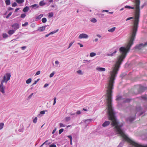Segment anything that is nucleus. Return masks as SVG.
Listing matches in <instances>:
<instances>
[{"label": "nucleus", "mask_w": 147, "mask_h": 147, "mask_svg": "<svg viewBox=\"0 0 147 147\" xmlns=\"http://www.w3.org/2000/svg\"><path fill=\"white\" fill-rule=\"evenodd\" d=\"M140 0H135V7H132L129 5H126L125 7V8H135V20L134 25L131 26V30L128 42L126 44L125 47H121L120 48L119 51L121 55L117 57L115 65L121 64L122 62L125 57L127 53L129 50L130 47L133 44L138 27L140 13Z\"/></svg>", "instance_id": "nucleus-1"}, {"label": "nucleus", "mask_w": 147, "mask_h": 147, "mask_svg": "<svg viewBox=\"0 0 147 147\" xmlns=\"http://www.w3.org/2000/svg\"><path fill=\"white\" fill-rule=\"evenodd\" d=\"M123 125L122 123H119L116 119L115 116V113L114 112V126L115 131L117 134H119L125 140L127 141L131 144L134 145L135 147H147V145L143 146L132 141L129 139L124 133V132L121 127Z\"/></svg>", "instance_id": "nucleus-2"}, {"label": "nucleus", "mask_w": 147, "mask_h": 147, "mask_svg": "<svg viewBox=\"0 0 147 147\" xmlns=\"http://www.w3.org/2000/svg\"><path fill=\"white\" fill-rule=\"evenodd\" d=\"M147 45V42L144 43V44L141 43L138 45H137L135 47V49H140L142 48Z\"/></svg>", "instance_id": "nucleus-3"}, {"label": "nucleus", "mask_w": 147, "mask_h": 147, "mask_svg": "<svg viewBox=\"0 0 147 147\" xmlns=\"http://www.w3.org/2000/svg\"><path fill=\"white\" fill-rule=\"evenodd\" d=\"M11 75L9 73H7L6 74V75L5 76L3 79L4 80V81H5V82L6 84L7 82L10 80V78L11 77Z\"/></svg>", "instance_id": "nucleus-4"}, {"label": "nucleus", "mask_w": 147, "mask_h": 147, "mask_svg": "<svg viewBox=\"0 0 147 147\" xmlns=\"http://www.w3.org/2000/svg\"><path fill=\"white\" fill-rule=\"evenodd\" d=\"M88 37V36L87 34L84 33L80 34L78 36L79 39L85 38L86 39Z\"/></svg>", "instance_id": "nucleus-5"}, {"label": "nucleus", "mask_w": 147, "mask_h": 147, "mask_svg": "<svg viewBox=\"0 0 147 147\" xmlns=\"http://www.w3.org/2000/svg\"><path fill=\"white\" fill-rule=\"evenodd\" d=\"M136 110L137 111L136 113L139 112V113L138 114L139 116L142 115L144 113V111H142V109L140 107H137L136 108Z\"/></svg>", "instance_id": "nucleus-6"}, {"label": "nucleus", "mask_w": 147, "mask_h": 147, "mask_svg": "<svg viewBox=\"0 0 147 147\" xmlns=\"http://www.w3.org/2000/svg\"><path fill=\"white\" fill-rule=\"evenodd\" d=\"M12 27L14 30L15 31L17 29L19 28L20 27L19 25L17 23H15L12 25Z\"/></svg>", "instance_id": "nucleus-7"}, {"label": "nucleus", "mask_w": 147, "mask_h": 147, "mask_svg": "<svg viewBox=\"0 0 147 147\" xmlns=\"http://www.w3.org/2000/svg\"><path fill=\"white\" fill-rule=\"evenodd\" d=\"M39 7V6L36 4H34L29 6V7L31 8L32 9H36Z\"/></svg>", "instance_id": "nucleus-8"}, {"label": "nucleus", "mask_w": 147, "mask_h": 147, "mask_svg": "<svg viewBox=\"0 0 147 147\" xmlns=\"http://www.w3.org/2000/svg\"><path fill=\"white\" fill-rule=\"evenodd\" d=\"M110 123L109 121H106L102 124V126L104 127H106L109 125Z\"/></svg>", "instance_id": "nucleus-9"}, {"label": "nucleus", "mask_w": 147, "mask_h": 147, "mask_svg": "<svg viewBox=\"0 0 147 147\" xmlns=\"http://www.w3.org/2000/svg\"><path fill=\"white\" fill-rule=\"evenodd\" d=\"M96 70L99 71H105L106 69L102 67H97L96 69Z\"/></svg>", "instance_id": "nucleus-10"}, {"label": "nucleus", "mask_w": 147, "mask_h": 147, "mask_svg": "<svg viewBox=\"0 0 147 147\" xmlns=\"http://www.w3.org/2000/svg\"><path fill=\"white\" fill-rule=\"evenodd\" d=\"M43 16V14H41L40 15L38 16H35V19H36V21L38 20H39L41 19V18Z\"/></svg>", "instance_id": "nucleus-11"}, {"label": "nucleus", "mask_w": 147, "mask_h": 147, "mask_svg": "<svg viewBox=\"0 0 147 147\" xmlns=\"http://www.w3.org/2000/svg\"><path fill=\"white\" fill-rule=\"evenodd\" d=\"M46 28V26H42L41 27L39 28L37 30V31H39L40 32H41L45 30Z\"/></svg>", "instance_id": "nucleus-12"}, {"label": "nucleus", "mask_w": 147, "mask_h": 147, "mask_svg": "<svg viewBox=\"0 0 147 147\" xmlns=\"http://www.w3.org/2000/svg\"><path fill=\"white\" fill-rule=\"evenodd\" d=\"M92 120V119H90L86 120L84 121L85 123L87 124H88L90 123Z\"/></svg>", "instance_id": "nucleus-13"}, {"label": "nucleus", "mask_w": 147, "mask_h": 147, "mask_svg": "<svg viewBox=\"0 0 147 147\" xmlns=\"http://www.w3.org/2000/svg\"><path fill=\"white\" fill-rule=\"evenodd\" d=\"M29 7L26 6L23 9V11L24 12H27L29 10Z\"/></svg>", "instance_id": "nucleus-14"}, {"label": "nucleus", "mask_w": 147, "mask_h": 147, "mask_svg": "<svg viewBox=\"0 0 147 147\" xmlns=\"http://www.w3.org/2000/svg\"><path fill=\"white\" fill-rule=\"evenodd\" d=\"M15 30H9L8 33L9 35H11L13 34L15 32Z\"/></svg>", "instance_id": "nucleus-15"}, {"label": "nucleus", "mask_w": 147, "mask_h": 147, "mask_svg": "<svg viewBox=\"0 0 147 147\" xmlns=\"http://www.w3.org/2000/svg\"><path fill=\"white\" fill-rule=\"evenodd\" d=\"M116 52L117 51L116 50H115L113 53L111 54L108 53L107 54V55L108 56H113L115 55V53H116Z\"/></svg>", "instance_id": "nucleus-16"}, {"label": "nucleus", "mask_w": 147, "mask_h": 147, "mask_svg": "<svg viewBox=\"0 0 147 147\" xmlns=\"http://www.w3.org/2000/svg\"><path fill=\"white\" fill-rule=\"evenodd\" d=\"M115 27H113L110 29H109L108 31L110 32H113L115 30Z\"/></svg>", "instance_id": "nucleus-17"}, {"label": "nucleus", "mask_w": 147, "mask_h": 147, "mask_svg": "<svg viewBox=\"0 0 147 147\" xmlns=\"http://www.w3.org/2000/svg\"><path fill=\"white\" fill-rule=\"evenodd\" d=\"M0 88V91L3 94L5 93V92L4 91V89L5 88V87H1Z\"/></svg>", "instance_id": "nucleus-18"}, {"label": "nucleus", "mask_w": 147, "mask_h": 147, "mask_svg": "<svg viewBox=\"0 0 147 147\" xmlns=\"http://www.w3.org/2000/svg\"><path fill=\"white\" fill-rule=\"evenodd\" d=\"M65 121L67 122L71 120V117H67L65 118Z\"/></svg>", "instance_id": "nucleus-19"}, {"label": "nucleus", "mask_w": 147, "mask_h": 147, "mask_svg": "<svg viewBox=\"0 0 147 147\" xmlns=\"http://www.w3.org/2000/svg\"><path fill=\"white\" fill-rule=\"evenodd\" d=\"M91 61V60H84L83 61V63H87V64H88Z\"/></svg>", "instance_id": "nucleus-20"}, {"label": "nucleus", "mask_w": 147, "mask_h": 147, "mask_svg": "<svg viewBox=\"0 0 147 147\" xmlns=\"http://www.w3.org/2000/svg\"><path fill=\"white\" fill-rule=\"evenodd\" d=\"M16 1L18 3L21 4L24 2V0H16Z\"/></svg>", "instance_id": "nucleus-21"}, {"label": "nucleus", "mask_w": 147, "mask_h": 147, "mask_svg": "<svg viewBox=\"0 0 147 147\" xmlns=\"http://www.w3.org/2000/svg\"><path fill=\"white\" fill-rule=\"evenodd\" d=\"M5 3L7 5H9L11 3L10 0H5Z\"/></svg>", "instance_id": "nucleus-22"}, {"label": "nucleus", "mask_w": 147, "mask_h": 147, "mask_svg": "<svg viewBox=\"0 0 147 147\" xmlns=\"http://www.w3.org/2000/svg\"><path fill=\"white\" fill-rule=\"evenodd\" d=\"M4 82H5V81H4V80L3 79L2 81L1 82V84H0V88H1V87H5V86H3V83Z\"/></svg>", "instance_id": "nucleus-23"}, {"label": "nucleus", "mask_w": 147, "mask_h": 147, "mask_svg": "<svg viewBox=\"0 0 147 147\" xmlns=\"http://www.w3.org/2000/svg\"><path fill=\"white\" fill-rule=\"evenodd\" d=\"M140 91L139 90V93L142 92L144 90V88L142 86L140 87Z\"/></svg>", "instance_id": "nucleus-24"}, {"label": "nucleus", "mask_w": 147, "mask_h": 147, "mask_svg": "<svg viewBox=\"0 0 147 147\" xmlns=\"http://www.w3.org/2000/svg\"><path fill=\"white\" fill-rule=\"evenodd\" d=\"M135 116H134L133 117H129L128 118V120L130 121H132L135 119Z\"/></svg>", "instance_id": "nucleus-25"}, {"label": "nucleus", "mask_w": 147, "mask_h": 147, "mask_svg": "<svg viewBox=\"0 0 147 147\" xmlns=\"http://www.w3.org/2000/svg\"><path fill=\"white\" fill-rule=\"evenodd\" d=\"M24 127L23 125H22L21 128L19 129L18 131L20 132H23L24 131Z\"/></svg>", "instance_id": "nucleus-26"}, {"label": "nucleus", "mask_w": 147, "mask_h": 147, "mask_svg": "<svg viewBox=\"0 0 147 147\" xmlns=\"http://www.w3.org/2000/svg\"><path fill=\"white\" fill-rule=\"evenodd\" d=\"M47 21V19L45 18H43L42 19V21L43 23H46Z\"/></svg>", "instance_id": "nucleus-27"}, {"label": "nucleus", "mask_w": 147, "mask_h": 147, "mask_svg": "<svg viewBox=\"0 0 147 147\" xmlns=\"http://www.w3.org/2000/svg\"><path fill=\"white\" fill-rule=\"evenodd\" d=\"M53 16V12H51L49 13L48 17L51 18Z\"/></svg>", "instance_id": "nucleus-28"}, {"label": "nucleus", "mask_w": 147, "mask_h": 147, "mask_svg": "<svg viewBox=\"0 0 147 147\" xmlns=\"http://www.w3.org/2000/svg\"><path fill=\"white\" fill-rule=\"evenodd\" d=\"M31 81H32V79L31 78H30L28 79L26 81V83L27 84H29L31 82Z\"/></svg>", "instance_id": "nucleus-29"}, {"label": "nucleus", "mask_w": 147, "mask_h": 147, "mask_svg": "<svg viewBox=\"0 0 147 147\" xmlns=\"http://www.w3.org/2000/svg\"><path fill=\"white\" fill-rule=\"evenodd\" d=\"M96 55V53H91L90 54V57H93L95 56Z\"/></svg>", "instance_id": "nucleus-30"}, {"label": "nucleus", "mask_w": 147, "mask_h": 147, "mask_svg": "<svg viewBox=\"0 0 147 147\" xmlns=\"http://www.w3.org/2000/svg\"><path fill=\"white\" fill-rule=\"evenodd\" d=\"M4 125V124L3 123H0V130L2 129Z\"/></svg>", "instance_id": "nucleus-31"}, {"label": "nucleus", "mask_w": 147, "mask_h": 147, "mask_svg": "<svg viewBox=\"0 0 147 147\" xmlns=\"http://www.w3.org/2000/svg\"><path fill=\"white\" fill-rule=\"evenodd\" d=\"M90 21L92 22L95 23L97 22V20L95 18H93Z\"/></svg>", "instance_id": "nucleus-32"}, {"label": "nucleus", "mask_w": 147, "mask_h": 147, "mask_svg": "<svg viewBox=\"0 0 147 147\" xmlns=\"http://www.w3.org/2000/svg\"><path fill=\"white\" fill-rule=\"evenodd\" d=\"M8 36L6 33H4L3 34V38H6L8 37Z\"/></svg>", "instance_id": "nucleus-33"}, {"label": "nucleus", "mask_w": 147, "mask_h": 147, "mask_svg": "<svg viewBox=\"0 0 147 147\" xmlns=\"http://www.w3.org/2000/svg\"><path fill=\"white\" fill-rule=\"evenodd\" d=\"M39 5L41 6H42L43 5H45V3H44V2L43 1H41L39 3Z\"/></svg>", "instance_id": "nucleus-34"}, {"label": "nucleus", "mask_w": 147, "mask_h": 147, "mask_svg": "<svg viewBox=\"0 0 147 147\" xmlns=\"http://www.w3.org/2000/svg\"><path fill=\"white\" fill-rule=\"evenodd\" d=\"M69 115L70 116H73H73H74L75 117L77 116V115L76 114V113H72V112L70 113H69Z\"/></svg>", "instance_id": "nucleus-35"}, {"label": "nucleus", "mask_w": 147, "mask_h": 147, "mask_svg": "<svg viewBox=\"0 0 147 147\" xmlns=\"http://www.w3.org/2000/svg\"><path fill=\"white\" fill-rule=\"evenodd\" d=\"M26 16V13H22L21 14L20 17L21 18H24Z\"/></svg>", "instance_id": "nucleus-36"}, {"label": "nucleus", "mask_w": 147, "mask_h": 147, "mask_svg": "<svg viewBox=\"0 0 147 147\" xmlns=\"http://www.w3.org/2000/svg\"><path fill=\"white\" fill-rule=\"evenodd\" d=\"M77 73L80 75H82L83 73L82 72V70H79L77 71Z\"/></svg>", "instance_id": "nucleus-37"}, {"label": "nucleus", "mask_w": 147, "mask_h": 147, "mask_svg": "<svg viewBox=\"0 0 147 147\" xmlns=\"http://www.w3.org/2000/svg\"><path fill=\"white\" fill-rule=\"evenodd\" d=\"M64 131V129L62 128L60 129L59 130V134H61L62 132L63 131Z\"/></svg>", "instance_id": "nucleus-38"}, {"label": "nucleus", "mask_w": 147, "mask_h": 147, "mask_svg": "<svg viewBox=\"0 0 147 147\" xmlns=\"http://www.w3.org/2000/svg\"><path fill=\"white\" fill-rule=\"evenodd\" d=\"M130 100L129 99H126L125 100H124L123 102H128L130 101Z\"/></svg>", "instance_id": "nucleus-39"}, {"label": "nucleus", "mask_w": 147, "mask_h": 147, "mask_svg": "<svg viewBox=\"0 0 147 147\" xmlns=\"http://www.w3.org/2000/svg\"><path fill=\"white\" fill-rule=\"evenodd\" d=\"M58 29H57L55 31H53V32H51L50 33V35L56 33L57 32H58Z\"/></svg>", "instance_id": "nucleus-40"}, {"label": "nucleus", "mask_w": 147, "mask_h": 147, "mask_svg": "<svg viewBox=\"0 0 147 147\" xmlns=\"http://www.w3.org/2000/svg\"><path fill=\"white\" fill-rule=\"evenodd\" d=\"M74 42V41H73L69 44V47L67 48L68 49H69L72 45L73 43Z\"/></svg>", "instance_id": "nucleus-41"}, {"label": "nucleus", "mask_w": 147, "mask_h": 147, "mask_svg": "<svg viewBox=\"0 0 147 147\" xmlns=\"http://www.w3.org/2000/svg\"><path fill=\"white\" fill-rule=\"evenodd\" d=\"M49 147H57L55 144H52L49 146Z\"/></svg>", "instance_id": "nucleus-42"}, {"label": "nucleus", "mask_w": 147, "mask_h": 147, "mask_svg": "<svg viewBox=\"0 0 147 147\" xmlns=\"http://www.w3.org/2000/svg\"><path fill=\"white\" fill-rule=\"evenodd\" d=\"M37 117H35V118L33 120V122L35 123H36L37 122Z\"/></svg>", "instance_id": "nucleus-43"}, {"label": "nucleus", "mask_w": 147, "mask_h": 147, "mask_svg": "<svg viewBox=\"0 0 147 147\" xmlns=\"http://www.w3.org/2000/svg\"><path fill=\"white\" fill-rule=\"evenodd\" d=\"M17 5V3L16 2H14L12 4V6L13 7H15Z\"/></svg>", "instance_id": "nucleus-44"}, {"label": "nucleus", "mask_w": 147, "mask_h": 147, "mask_svg": "<svg viewBox=\"0 0 147 147\" xmlns=\"http://www.w3.org/2000/svg\"><path fill=\"white\" fill-rule=\"evenodd\" d=\"M28 22H26L24 24H22V26L23 27L25 26L28 25Z\"/></svg>", "instance_id": "nucleus-45"}, {"label": "nucleus", "mask_w": 147, "mask_h": 147, "mask_svg": "<svg viewBox=\"0 0 147 147\" xmlns=\"http://www.w3.org/2000/svg\"><path fill=\"white\" fill-rule=\"evenodd\" d=\"M55 74V73L54 72H53L52 73H51L50 75V78H51L52 77H53L54 74Z\"/></svg>", "instance_id": "nucleus-46"}, {"label": "nucleus", "mask_w": 147, "mask_h": 147, "mask_svg": "<svg viewBox=\"0 0 147 147\" xmlns=\"http://www.w3.org/2000/svg\"><path fill=\"white\" fill-rule=\"evenodd\" d=\"M59 126L60 127H63L65 126V125H64L63 124L60 123H59Z\"/></svg>", "instance_id": "nucleus-47"}, {"label": "nucleus", "mask_w": 147, "mask_h": 147, "mask_svg": "<svg viewBox=\"0 0 147 147\" xmlns=\"http://www.w3.org/2000/svg\"><path fill=\"white\" fill-rule=\"evenodd\" d=\"M123 146V144L122 142H121L117 146V147H122Z\"/></svg>", "instance_id": "nucleus-48"}, {"label": "nucleus", "mask_w": 147, "mask_h": 147, "mask_svg": "<svg viewBox=\"0 0 147 147\" xmlns=\"http://www.w3.org/2000/svg\"><path fill=\"white\" fill-rule=\"evenodd\" d=\"M45 111H42L40 112V114H39V115H40V114H44L45 113Z\"/></svg>", "instance_id": "nucleus-49"}, {"label": "nucleus", "mask_w": 147, "mask_h": 147, "mask_svg": "<svg viewBox=\"0 0 147 147\" xmlns=\"http://www.w3.org/2000/svg\"><path fill=\"white\" fill-rule=\"evenodd\" d=\"M40 71H37L36 72V73L35 74V76H37V75H39V74H40Z\"/></svg>", "instance_id": "nucleus-50"}, {"label": "nucleus", "mask_w": 147, "mask_h": 147, "mask_svg": "<svg viewBox=\"0 0 147 147\" xmlns=\"http://www.w3.org/2000/svg\"><path fill=\"white\" fill-rule=\"evenodd\" d=\"M56 98L55 97L54 98V101L53 104V105H55L56 103Z\"/></svg>", "instance_id": "nucleus-51"}, {"label": "nucleus", "mask_w": 147, "mask_h": 147, "mask_svg": "<svg viewBox=\"0 0 147 147\" xmlns=\"http://www.w3.org/2000/svg\"><path fill=\"white\" fill-rule=\"evenodd\" d=\"M121 98H122V97L120 96L117 97L116 99V100H121Z\"/></svg>", "instance_id": "nucleus-52"}, {"label": "nucleus", "mask_w": 147, "mask_h": 147, "mask_svg": "<svg viewBox=\"0 0 147 147\" xmlns=\"http://www.w3.org/2000/svg\"><path fill=\"white\" fill-rule=\"evenodd\" d=\"M104 16V14H100L99 15V17L100 18H102Z\"/></svg>", "instance_id": "nucleus-53"}, {"label": "nucleus", "mask_w": 147, "mask_h": 147, "mask_svg": "<svg viewBox=\"0 0 147 147\" xmlns=\"http://www.w3.org/2000/svg\"><path fill=\"white\" fill-rule=\"evenodd\" d=\"M81 112L80 111H78L76 112V115H80L81 114Z\"/></svg>", "instance_id": "nucleus-54"}, {"label": "nucleus", "mask_w": 147, "mask_h": 147, "mask_svg": "<svg viewBox=\"0 0 147 147\" xmlns=\"http://www.w3.org/2000/svg\"><path fill=\"white\" fill-rule=\"evenodd\" d=\"M142 98L144 100H146L147 99V97L146 96H142Z\"/></svg>", "instance_id": "nucleus-55"}, {"label": "nucleus", "mask_w": 147, "mask_h": 147, "mask_svg": "<svg viewBox=\"0 0 147 147\" xmlns=\"http://www.w3.org/2000/svg\"><path fill=\"white\" fill-rule=\"evenodd\" d=\"M134 18L132 17H129V18H128L126 20V21H128V20H131V19H133Z\"/></svg>", "instance_id": "nucleus-56"}, {"label": "nucleus", "mask_w": 147, "mask_h": 147, "mask_svg": "<svg viewBox=\"0 0 147 147\" xmlns=\"http://www.w3.org/2000/svg\"><path fill=\"white\" fill-rule=\"evenodd\" d=\"M49 84H45V85L43 87L44 88H45L46 87H47L48 86H49Z\"/></svg>", "instance_id": "nucleus-57"}, {"label": "nucleus", "mask_w": 147, "mask_h": 147, "mask_svg": "<svg viewBox=\"0 0 147 147\" xmlns=\"http://www.w3.org/2000/svg\"><path fill=\"white\" fill-rule=\"evenodd\" d=\"M33 93H32L29 96L28 98L29 99L30 98L32 97V96L33 95Z\"/></svg>", "instance_id": "nucleus-58"}, {"label": "nucleus", "mask_w": 147, "mask_h": 147, "mask_svg": "<svg viewBox=\"0 0 147 147\" xmlns=\"http://www.w3.org/2000/svg\"><path fill=\"white\" fill-rule=\"evenodd\" d=\"M67 137L70 139V140H72V137L71 136L69 135L67 136Z\"/></svg>", "instance_id": "nucleus-59"}, {"label": "nucleus", "mask_w": 147, "mask_h": 147, "mask_svg": "<svg viewBox=\"0 0 147 147\" xmlns=\"http://www.w3.org/2000/svg\"><path fill=\"white\" fill-rule=\"evenodd\" d=\"M56 129H57L56 128H55L54 129L53 131V132H52V134H54L55 133V131L56 130Z\"/></svg>", "instance_id": "nucleus-60"}, {"label": "nucleus", "mask_w": 147, "mask_h": 147, "mask_svg": "<svg viewBox=\"0 0 147 147\" xmlns=\"http://www.w3.org/2000/svg\"><path fill=\"white\" fill-rule=\"evenodd\" d=\"M78 45H80V47H83V45H82V44H80V43H78Z\"/></svg>", "instance_id": "nucleus-61"}, {"label": "nucleus", "mask_w": 147, "mask_h": 147, "mask_svg": "<svg viewBox=\"0 0 147 147\" xmlns=\"http://www.w3.org/2000/svg\"><path fill=\"white\" fill-rule=\"evenodd\" d=\"M26 48V46H23V47H21V48H22V50H24V49H25Z\"/></svg>", "instance_id": "nucleus-62"}, {"label": "nucleus", "mask_w": 147, "mask_h": 147, "mask_svg": "<svg viewBox=\"0 0 147 147\" xmlns=\"http://www.w3.org/2000/svg\"><path fill=\"white\" fill-rule=\"evenodd\" d=\"M50 35V34L49 33L48 34H47V35H46L45 36V37H48V36H49V35Z\"/></svg>", "instance_id": "nucleus-63"}, {"label": "nucleus", "mask_w": 147, "mask_h": 147, "mask_svg": "<svg viewBox=\"0 0 147 147\" xmlns=\"http://www.w3.org/2000/svg\"><path fill=\"white\" fill-rule=\"evenodd\" d=\"M55 63L56 64H59V62L58 61H55Z\"/></svg>", "instance_id": "nucleus-64"}]
</instances>
